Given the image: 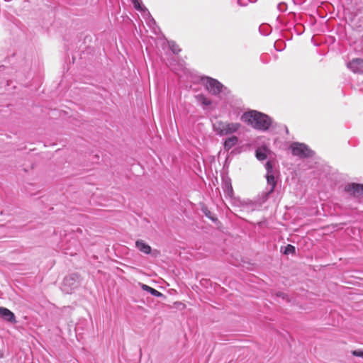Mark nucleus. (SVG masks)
I'll list each match as a JSON object with an SVG mask.
<instances>
[{
  "label": "nucleus",
  "mask_w": 363,
  "mask_h": 363,
  "mask_svg": "<svg viewBox=\"0 0 363 363\" xmlns=\"http://www.w3.org/2000/svg\"><path fill=\"white\" fill-rule=\"evenodd\" d=\"M242 120L250 124L254 128L267 130L272 124L271 118L266 114L257 111H250L242 116Z\"/></svg>",
  "instance_id": "obj_1"
},
{
  "label": "nucleus",
  "mask_w": 363,
  "mask_h": 363,
  "mask_svg": "<svg viewBox=\"0 0 363 363\" xmlns=\"http://www.w3.org/2000/svg\"><path fill=\"white\" fill-rule=\"evenodd\" d=\"M265 168L267 170V174H266L265 177L267 179V186H269V189H268V187H267V191L262 194L263 196V201H266L268 199L269 195L274 192V189L277 185V179L274 175V171L273 169V166H272V162H270V161L267 162V163L265 164Z\"/></svg>",
  "instance_id": "obj_2"
},
{
  "label": "nucleus",
  "mask_w": 363,
  "mask_h": 363,
  "mask_svg": "<svg viewBox=\"0 0 363 363\" xmlns=\"http://www.w3.org/2000/svg\"><path fill=\"white\" fill-rule=\"evenodd\" d=\"M290 148L292 155L300 158L311 157L313 155V152L304 143L294 142L291 145Z\"/></svg>",
  "instance_id": "obj_3"
},
{
  "label": "nucleus",
  "mask_w": 363,
  "mask_h": 363,
  "mask_svg": "<svg viewBox=\"0 0 363 363\" xmlns=\"http://www.w3.org/2000/svg\"><path fill=\"white\" fill-rule=\"evenodd\" d=\"M201 81L205 84L206 89L213 95H217L223 91V85L215 79L205 77L201 78Z\"/></svg>",
  "instance_id": "obj_4"
},
{
  "label": "nucleus",
  "mask_w": 363,
  "mask_h": 363,
  "mask_svg": "<svg viewBox=\"0 0 363 363\" xmlns=\"http://www.w3.org/2000/svg\"><path fill=\"white\" fill-rule=\"evenodd\" d=\"M238 202L240 203L242 211L249 212L254 211L258 208H259L264 201H263V196L262 194L261 197L257 201H252L251 200H245L242 201H238Z\"/></svg>",
  "instance_id": "obj_5"
},
{
  "label": "nucleus",
  "mask_w": 363,
  "mask_h": 363,
  "mask_svg": "<svg viewBox=\"0 0 363 363\" xmlns=\"http://www.w3.org/2000/svg\"><path fill=\"white\" fill-rule=\"evenodd\" d=\"M77 277L75 274H72L66 277L63 280L62 289L66 293H70L72 289L77 286Z\"/></svg>",
  "instance_id": "obj_6"
},
{
  "label": "nucleus",
  "mask_w": 363,
  "mask_h": 363,
  "mask_svg": "<svg viewBox=\"0 0 363 363\" xmlns=\"http://www.w3.org/2000/svg\"><path fill=\"white\" fill-rule=\"evenodd\" d=\"M345 191L357 197L363 196V184L352 183L347 184L345 188Z\"/></svg>",
  "instance_id": "obj_7"
},
{
  "label": "nucleus",
  "mask_w": 363,
  "mask_h": 363,
  "mask_svg": "<svg viewBox=\"0 0 363 363\" xmlns=\"http://www.w3.org/2000/svg\"><path fill=\"white\" fill-rule=\"evenodd\" d=\"M347 67L354 73H363V60L359 58L353 59L347 64Z\"/></svg>",
  "instance_id": "obj_8"
},
{
  "label": "nucleus",
  "mask_w": 363,
  "mask_h": 363,
  "mask_svg": "<svg viewBox=\"0 0 363 363\" xmlns=\"http://www.w3.org/2000/svg\"><path fill=\"white\" fill-rule=\"evenodd\" d=\"M0 317L11 323H15L16 322L14 313L8 308L4 307H0Z\"/></svg>",
  "instance_id": "obj_9"
},
{
  "label": "nucleus",
  "mask_w": 363,
  "mask_h": 363,
  "mask_svg": "<svg viewBox=\"0 0 363 363\" xmlns=\"http://www.w3.org/2000/svg\"><path fill=\"white\" fill-rule=\"evenodd\" d=\"M240 127L238 123H225L224 135L235 133Z\"/></svg>",
  "instance_id": "obj_10"
},
{
  "label": "nucleus",
  "mask_w": 363,
  "mask_h": 363,
  "mask_svg": "<svg viewBox=\"0 0 363 363\" xmlns=\"http://www.w3.org/2000/svg\"><path fill=\"white\" fill-rule=\"evenodd\" d=\"M136 247L145 254H150L151 252V247L145 243L143 240H138L135 242Z\"/></svg>",
  "instance_id": "obj_11"
},
{
  "label": "nucleus",
  "mask_w": 363,
  "mask_h": 363,
  "mask_svg": "<svg viewBox=\"0 0 363 363\" xmlns=\"http://www.w3.org/2000/svg\"><path fill=\"white\" fill-rule=\"evenodd\" d=\"M238 142V138L236 136L228 138L224 142V149L227 151L234 147Z\"/></svg>",
  "instance_id": "obj_12"
},
{
  "label": "nucleus",
  "mask_w": 363,
  "mask_h": 363,
  "mask_svg": "<svg viewBox=\"0 0 363 363\" xmlns=\"http://www.w3.org/2000/svg\"><path fill=\"white\" fill-rule=\"evenodd\" d=\"M141 288L144 290V291H146L147 292H149L150 294H151L152 296H156V297H162L163 296V294L158 291L157 290L146 285V284H141Z\"/></svg>",
  "instance_id": "obj_13"
},
{
  "label": "nucleus",
  "mask_w": 363,
  "mask_h": 363,
  "mask_svg": "<svg viewBox=\"0 0 363 363\" xmlns=\"http://www.w3.org/2000/svg\"><path fill=\"white\" fill-rule=\"evenodd\" d=\"M225 127V123L222 121H218L213 125L215 131L220 135H224Z\"/></svg>",
  "instance_id": "obj_14"
},
{
  "label": "nucleus",
  "mask_w": 363,
  "mask_h": 363,
  "mask_svg": "<svg viewBox=\"0 0 363 363\" xmlns=\"http://www.w3.org/2000/svg\"><path fill=\"white\" fill-rule=\"evenodd\" d=\"M196 99L198 102L201 103L203 106H209L211 104V101L206 98L204 95L199 94L196 96Z\"/></svg>",
  "instance_id": "obj_15"
},
{
  "label": "nucleus",
  "mask_w": 363,
  "mask_h": 363,
  "mask_svg": "<svg viewBox=\"0 0 363 363\" xmlns=\"http://www.w3.org/2000/svg\"><path fill=\"white\" fill-rule=\"evenodd\" d=\"M256 157L259 160H264L267 158V155L265 153V151L264 150H256Z\"/></svg>",
  "instance_id": "obj_16"
},
{
  "label": "nucleus",
  "mask_w": 363,
  "mask_h": 363,
  "mask_svg": "<svg viewBox=\"0 0 363 363\" xmlns=\"http://www.w3.org/2000/svg\"><path fill=\"white\" fill-rule=\"evenodd\" d=\"M169 46L172 51L173 53L177 54L180 52V49L179 48V46L173 41H171L169 43Z\"/></svg>",
  "instance_id": "obj_17"
},
{
  "label": "nucleus",
  "mask_w": 363,
  "mask_h": 363,
  "mask_svg": "<svg viewBox=\"0 0 363 363\" xmlns=\"http://www.w3.org/2000/svg\"><path fill=\"white\" fill-rule=\"evenodd\" d=\"M284 252L285 255L294 254L295 253V247L291 245H287Z\"/></svg>",
  "instance_id": "obj_18"
},
{
  "label": "nucleus",
  "mask_w": 363,
  "mask_h": 363,
  "mask_svg": "<svg viewBox=\"0 0 363 363\" xmlns=\"http://www.w3.org/2000/svg\"><path fill=\"white\" fill-rule=\"evenodd\" d=\"M203 212L206 217H208L213 221H216L217 220L216 217H214L211 215V211L208 209H207L206 208H203Z\"/></svg>",
  "instance_id": "obj_19"
},
{
  "label": "nucleus",
  "mask_w": 363,
  "mask_h": 363,
  "mask_svg": "<svg viewBox=\"0 0 363 363\" xmlns=\"http://www.w3.org/2000/svg\"><path fill=\"white\" fill-rule=\"evenodd\" d=\"M225 186H226V194H228V196L231 197L233 196V193L232 185L230 184H225Z\"/></svg>",
  "instance_id": "obj_20"
},
{
  "label": "nucleus",
  "mask_w": 363,
  "mask_h": 363,
  "mask_svg": "<svg viewBox=\"0 0 363 363\" xmlns=\"http://www.w3.org/2000/svg\"><path fill=\"white\" fill-rule=\"evenodd\" d=\"M353 356L359 357L363 359V350H355L352 351Z\"/></svg>",
  "instance_id": "obj_21"
},
{
  "label": "nucleus",
  "mask_w": 363,
  "mask_h": 363,
  "mask_svg": "<svg viewBox=\"0 0 363 363\" xmlns=\"http://www.w3.org/2000/svg\"><path fill=\"white\" fill-rule=\"evenodd\" d=\"M133 4H134V7L137 10H142L141 6H140V3L138 1H136V0L133 1Z\"/></svg>",
  "instance_id": "obj_22"
},
{
  "label": "nucleus",
  "mask_w": 363,
  "mask_h": 363,
  "mask_svg": "<svg viewBox=\"0 0 363 363\" xmlns=\"http://www.w3.org/2000/svg\"><path fill=\"white\" fill-rule=\"evenodd\" d=\"M276 296H277V297H281L283 299H284V298H285V297L286 296V295L284 293H283V292H280V291H279V292H277V293L276 294Z\"/></svg>",
  "instance_id": "obj_23"
},
{
  "label": "nucleus",
  "mask_w": 363,
  "mask_h": 363,
  "mask_svg": "<svg viewBox=\"0 0 363 363\" xmlns=\"http://www.w3.org/2000/svg\"><path fill=\"white\" fill-rule=\"evenodd\" d=\"M3 354L2 353L0 352V357H2Z\"/></svg>",
  "instance_id": "obj_24"
}]
</instances>
